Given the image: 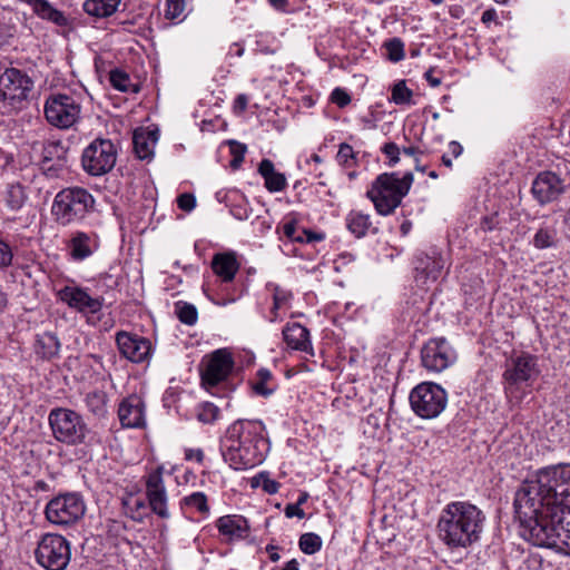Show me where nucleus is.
Wrapping results in <instances>:
<instances>
[{
	"mask_svg": "<svg viewBox=\"0 0 570 570\" xmlns=\"http://www.w3.org/2000/svg\"><path fill=\"white\" fill-rule=\"evenodd\" d=\"M522 537L570 556V464L542 468L514 495Z\"/></svg>",
	"mask_w": 570,
	"mask_h": 570,
	"instance_id": "obj_1",
	"label": "nucleus"
},
{
	"mask_svg": "<svg viewBox=\"0 0 570 570\" xmlns=\"http://www.w3.org/2000/svg\"><path fill=\"white\" fill-rule=\"evenodd\" d=\"M484 522L485 515L475 504L450 502L440 513L438 537L449 549H468L480 540Z\"/></svg>",
	"mask_w": 570,
	"mask_h": 570,
	"instance_id": "obj_2",
	"label": "nucleus"
},
{
	"mask_svg": "<svg viewBox=\"0 0 570 570\" xmlns=\"http://www.w3.org/2000/svg\"><path fill=\"white\" fill-rule=\"evenodd\" d=\"M412 184L413 174L411 171L405 173L402 177L397 173H383L372 183L366 196L373 202L376 212L386 216L401 205Z\"/></svg>",
	"mask_w": 570,
	"mask_h": 570,
	"instance_id": "obj_3",
	"label": "nucleus"
},
{
	"mask_svg": "<svg viewBox=\"0 0 570 570\" xmlns=\"http://www.w3.org/2000/svg\"><path fill=\"white\" fill-rule=\"evenodd\" d=\"M35 81L28 72L16 67H0V110L2 115L20 111L29 101Z\"/></svg>",
	"mask_w": 570,
	"mask_h": 570,
	"instance_id": "obj_4",
	"label": "nucleus"
},
{
	"mask_svg": "<svg viewBox=\"0 0 570 570\" xmlns=\"http://www.w3.org/2000/svg\"><path fill=\"white\" fill-rule=\"evenodd\" d=\"M95 198L82 187H68L60 190L52 204V215L56 220L66 226L81 220L94 210Z\"/></svg>",
	"mask_w": 570,
	"mask_h": 570,
	"instance_id": "obj_5",
	"label": "nucleus"
},
{
	"mask_svg": "<svg viewBox=\"0 0 570 570\" xmlns=\"http://www.w3.org/2000/svg\"><path fill=\"white\" fill-rule=\"evenodd\" d=\"M48 421L52 435L58 442L67 445H78L85 442L88 426L77 412L56 407L50 411Z\"/></svg>",
	"mask_w": 570,
	"mask_h": 570,
	"instance_id": "obj_6",
	"label": "nucleus"
},
{
	"mask_svg": "<svg viewBox=\"0 0 570 570\" xmlns=\"http://www.w3.org/2000/svg\"><path fill=\"white\" fill-rule=\"evenodd\" d=\"M446 403L448 394L445 390L432 382H423L410 393L411 407L422 419L439 416L444 411Z\"/></svg>",
	"mask_w": 570,
	"mask_h": 570,
	"instance_id": "obj_7",
	"label": "nucleus"
},
{
	"mask_svg": "<svg viewBox=\"0 0 570 570\" xmlns=\"http://www.w3.org/2000/svg\"><path fill=\"white\" fill-rule=\"evenodd\" d=\"M117 148L107 138L94 139L82 151L81 165L83 170L95 177L108 174L116 165Z\"/></svg>",
	"mask_w": 570,
	"mask_h": 570,
	"instance_id": "obj_8",
	"label": "nucleus"
},
{
	"mask_svg": "<svg viewBox=\"0 0 570 570\" xmlns=\"http://www.w3.org/2000/svg\"><path fill=\"white\" fill-rule=\"evenodd\" d=\"M37 562L47 570H65L70 561L69 541L56 533H46L35 551Z\"/></svg>",
	"mask_w": 570,
	"mask_h": 570,
	"instance_id": "obj_9",
	"label": "nucleus"
},
{
	"mask_svg": "<svg viewBox=\"0 0 570 570\" xmlns=\"http://www.w3.org/2000/svg\"><path fill=\"white\" fill-rule=\"evenodd\" d=\"M86 511L82 498L77 493L59 494L45 509L47 520L56 525H70L80 520Z\"/></svg>",
	"mask_w": 570,
	"mask_h": 570,
	"instance_id": "obj_10",
	"label": "nucleus"
},
{
	"mask_svg": "<svg viewBox=\"0 0 570 570\" xmlns=\"http://www.w3.org/2000/svg\"><path fill=\"white\" fill-rule=\"evenodd\" d=\"M540 374L537 357L529 353L512 356L505 366L503 380L505 391L512 392L520 385H530Z\"/></svg>",
	"mask_w": 570,
	"mask_h": 570,
	"instance_id": "obj_11",
	"label": "nucleus"
},
{
	"mask_svg": "<svg viewBox=\"0 0 570 570\" xmlns=\"http://www.w3.org/2000/svg\"><path fill=\"white\" fill-rule=\"evenodd\" d=\"M79 104L69 95H52L45 105L46 119L58 128L71 127L79 118Z\"/></svg>",
	"mask_w": 570,
	"mask_h": 570,
	"instance_id": "obj_12",
	"label": "nucleus"
},
{
	"mask_svg": "<svg viewBox=\"0 0 570 570\" xmlns=\"http://www.w3.org/2000/svg\"><path fill=\"white\" fill-rule=\"evenodd\" d=\"M455 360V351L443 337L430 340L421 351L422 365L430 372L440 373L451 366Z\"/></svg>",
	"mask_w": 570,
	"mask_h": 570,
	"instance_id": "obj_13",
	"label": "nucleus"
},
{
	"mask_svg": "<svg viewBox=\"0 0 570 570\" xmlns=\"http://www.w3.org/2000/svg\"><path fill=\"white\" fill-rule=\"evenodd\" d=\"M263 431L264 425L261 421L237 420L227 429L224 441L261 451V445L265 444Z\"/></svg>",
	"mask_w": 570,
	"mask_h": 570,
	"instance_id": "obj_14",
	"label": "nucleus"
},
{
	"mask_svg": "<svg viewBox=\"0 0 570 570\" xmlns=\"http://www.w3.org/2000/svg\"><path fill=\"white\" fill-rule=\"evenodd\" d=\"M58 298L80 313L97 314L101 311L104 298L92 297L86 288L79 286H65L57 293Z\"/></svg>",
	"mask_w": 570,
	"mask_h": 570,
	"instance_id": "obj_15",
	"label": "nucleus"
},
{
	"mask_svg": "<svg viewBox=\"0 0 570 570\" xmlns=\"http://www.w3.org/2000/svg\"><path fill=\"white\" fill-rule=\"evenodd\" d=\"M120 354L134 363H142L151 356V343L148 338L125 331L116 334Z\"/></svg>",
	"mask_w": 570,
	"mask_h": 570,
	"instance_id": "obj_16",
	"label": "nucleus"
},
{
	"mask_svg": "<svg viewBox=\"0 0 570 570\" xmlns=\"http://www.w3.org/2000/svg\"><path fill=\"white\" fill-rule=\"evenodd\" d=\"M146 497L148 499V505L154 513L163 519L169 517V512L167 510V492L163 479L161 466H158L147 475Z\"/></svg>",
	"mask_w": 570,
	"mask_h": 570,
	"instance_id": "obj_17",
	"label": "nucleus"
},
{
	"mask_svg": "<svg viewBox=\"0 0 570 570\" xmlns=\"http://www.w3.org/2000/svg\"><path fill=\"white\" fill-rule=\"evenodd\" d=\"M222 453L226 463L234 470H247L259 464L264 455L262 451L254 448L237 446L223 441Z\"/></svg>",
	"mask_w": 570,
	"mask_h": 570,
	"instance_id": "obj_18",
	"label": "nucleus"
},
{
	"mask_svg": "<svg viewBox=\"0 0 570 570\" xmlns=\"http://www.w3.org/2000/svg\"><path fill=\"white\" fill-rule=\"evenodd\" d=\"M234 365L230 353L226 350L215 351L205 367L202 371V382L204 385L215 386L224 381L230 373Z\"/></svg>",
	"mask_w": 570,
	"mask_h": 570,
	"instance_id": "obj_19",
	"label": "nucleus"
},
{
	"mask_svg": "<svg viewBox=\"0 0 570 570\" xmlns=\"http://www.w3.org/2000/svg\"><path fill=\"white\" fill-rule=\"evenodd\" d=\"M532 194L541 204H548L556 200L563 191V180L552 171L540 173L532 183Z\"/></svg>",
	"mask_w": 570,
	"mask_h": 570,
	"instance_id": "obj_20",
	"label": "nucleus"
},
{
	"mask_svg": "<svg viewBox=\"0 0 570 570\" xmlns=\"http://www.w3.org/2000/svg\"><path fill=\"white\" fill-rule=\"evenodd\" d=\"M67 246L71 259L82 262L99 249V235L96 232L77 230L71 235Z\"/></svg>",
	"mask_w": 570,
	"mask_h": 570,
	"instance_id": "obj_21",
	"label": "nucleus"
},
{
	"mask_svg": "<svg viewBox=\"0 0 570 570\" xmlns=\"http://www.w3.org/2000/svg\"><path fill=\"white\" fill-rule=\"evenodd\" d=\"M118 417L124 428H141L145 424V403L134 394L124 399L118 407Z\"/></svg>",
	"mask_w": 570,
	"mask_h": 570,
	"instance_id": "obj_22",
	"label": "nucleus"
},
{
	"mask_svg": "<svg viewBox=\"0 0 570 570\" xmlns=\"http://www.w3.org/2000/svg\"><path fill=\"white\" fill-rule=\"evenodd\" d=\"M216 527L228 542L245 539L249 534L248 521L243 515H223L216 521Z\"/></svg>",
	"mask_w": 570,
	"mask_h": 570,
	"instance_id": "obj_23",
	"label": "nucleus"
},
{
	"mask_svg": "<svg viewBox=\"0 0 570 570\" xmlns=\"http://www.w3.org/2000/svg\"><path fill=\"white\" fill-rule=\"evenodd\" d=\"M283 337L288 347L313 355L309 332L299 323L287 324L283 328Z\"/></svg>",
	"mask_w": 570,
	"mask_h": 570,
	"instance_id": "obj_24",
	"label": "nucleus"
},
{
	"mask_svg": "<svg viewBox=\"0 0 570 570\" xmlns=\"http://www.w3.org/2000/svg\"><path fill=\"white\" fill-rule=\"evenodd\" d=\"M212 269L222 282H232L239 269L236 254L234 252L215 254L212 259Z\"/></svg>",
	"mask_w": 570,
	"mask_h": 570,
	"instance_id": "obj_25",
	"label": "nucleus"
},
{
	"mask_svg": "<svg viewBox=\"0 0 570 570\" xmlns=\"http://www.w3.org/2000/svg\"><path fill=\"white\" fill-rule=\"evenodd\" d=\"M258 173L265 180V187L271 193H278L286 188L287 180L284 174L275 170L272 160L263 159L258 165Z\"/></svg>",
	"mask_w": 570,
	"mask_h": 570,
	"instance_id": "obj_26",
	"label": "nucleus"
},
{
	"mask_svg": "<svg viewBox=\"0 0 570 570\" xmlns=\"http://www.w3.org/2000/svg\"><path fill=\"white\" fill-rule=\"evenodd\" d=\"M157 142V136L154 131L135 130L132 145L135 155L141 160H150L154 156V149Z\"/></svg>",
	"mask_w": 570,
	"mask_h": 570,
	"instance_id": "obj_27",
	"label": "nucleus"
},
{
	"mask_svg": "<svg viewBox=\"0 0 570 570\" xmlns=\"http://www.w3.org/2000/svg\"><path fill=\"white\" fill-rule=\"evenodd\" d=\"M32 11L41 19L48 20L59 27L68 24L65 13L51 6L47 0H26Z\"/></svg>",
	"mask_w": 570,
	"mask_h": 570,
	"instance_id": "obj_28",
	"label": "nucleus"
},
{
	"mask_svg": "<svg viewBox=\"0 0 570 570\" xmlns=\"http://www.w3.org/2000/svg\"><path fill=\"white\" fill-rule=\"evenodd\" d=\"M60 350V342L58 337L50 333L45 332L38 334L35 344L36 354L45 360H51L57 356Z\"/></svg>",
	"mask_w": 570,
	"mask_h": 570,
	"instance_id": "obj_29",
	"label": "nucleus"
},
{
	"mask_svg": "<svg viewBox=\"0 0 570 570\" xmlns=\"http://www.w3.org/2000/svg\"><path fill=\"white\" fill-rule=\"evenodd\" d=\"M444 266V262L441 256L433 253V255H425L417 259L415 269L424 274L426 279L436 281L440 276Z\"/></svg>",
	"mask_w": 570,
	"mask_h": 570,
	"instance_id": "obj_30",
	"label": "nucleus"
},
{
	"mask_svg": "<svg viewBox=\"0 0 570 570\" xmlns=\"http://www.w3.org/2000/svg\"><path fill=\"white\" fill-rule=\"evenodd\" d=\"M121 0H87L83 10L94 17L105 18L114 14Z\"/></svg>",
	"mask_w": 570,
	"mask_h": 570,
	"instance_id": "obj_31",
	"label": "nucleus"
},
{
	"mask_svg": "<svg viewBox=\"0 0 570 570\" xmlns=\"http://www.w3.org/2000/svg\"><path fill=\"white\" fill-rule=\"evenodd\" d=\"M346 226L355 237L361 238L366 235L372 226V222L367 214L360 210H352L346 216Z\"/></svg>",
	"mask_w": 570,
	"mask_h": 570,
	"instance_id": "obj_32",
	"label": "nucleus"
},
{
	"mask_svg": "<svg viewBox=\"0 0 570 570\" xmlns=\"http://www.w3.org/2000/svg\"><path fill=\"white\" fill-rule=\"evenodd\" d=\"M27 199L28 195L24 186H22L19 183L11 184L8 186L6 194V204L11 210L17 212L21 209L26 204Z\"/></svg>",
	"mask_w": 570,
	"mask_h": 570,
	"instance_id": "obj_33",
	"label": "nucleus"
},
{
	"mask_svg": "<svg viewBox=\"0 0 570 570\" xmlns=\"http://www.w3.org/2000/svg\"><path fill=\"white\" fill-rule=\"evenodd\" d=\"M86 406L97 417H102L107 413V395L102 391H94L87 394Z\"/></svg>",
	"mask_w": 570,
	"mask_h": 570,
	"instance_id": "obj_34",
	"label": "nucleus"
},
{
	"mask_svg": "<svg viewBox=\"0 0 570 570\" xmlns=\"http://www.w3.org/2000/svg\"><path fill=\"white\" fill-rule=\"evenodd\" d=\"M66 148L60 140H49L42 144L41 161L49 164L53 160L65 161Z\"/></svg>",
	"mask_w": 570,
	"mask_h": 570,
	"instance_id": "obj_35",
	"label": "nucleus"
},
{
	"mask_svg": "<svg viewBox=\"0 0 570 570\" xmlns=\"http://www.w3.org/2000/svg\"><path fill=\"white\" fill-rule=\"evenodd\" d=\"M124 505L130 518L135 521H142L147 515V504L144 499L137 495H129L124 501Z\"/></svg>",
	"mask_w": 570,
	"mask_h": 570,
	"instance_id": "obj_36",
	"label": "nucleus"
},
{
	"mask_svg": "<svg viewBox=\"0 0 570 570\" xmlns=\"http://www.w3.org/2000/svg\"><path fill=\"white\" fill-rule=\"evenodd\" d=\"M175 313L178 320L186 325H194L198 318L197 308L189 303L178 302L175 305Z\"/></svg>",
	"mask_w": 570,
	"mask_h": 570,
	"instance_id": "obj_37",
	"label": "nucleus"
},
{
	"mask_svg": "<svg viewBox=\"0 0 570 570\" xmlns=\"http://www.w3.org/2000/svg\"><path fill=\"white\" fill-rule=\"evenodd\" d=\"M271 380L272 373L267 368H259L256 374V381L253 384L255 393L265 397L272 395L274 387L268 386Z\"/></svg>",
	"mask_w": 570,
	"mask_h": 570,
	"instance_id": "obj_38",
	"label": "nucleus"
},
{
	"mask_svg": "<svg viewBox=\"0 0 570 570\" xmlns=\"http://www.w3.org/2000/svg\"><path fill=\"white\" fill-rule=\"evenodd\" d=\"M299 549L306 554H314L322 548V539L316 533H304L298 541Z\"/></svg>",
	"mask_w": 570,
	"mask_h": 570,
	"instance_id": "obj_39",
	"label": "nucleus"
},
{
	"mask_svg": "<svg viewBox=\"0 0 570 570\" xmlns=\"http://www.w3.org/2000/svg\"><path fill=\"white\" fill-rule=\"evenodd\" d=\"M196 416L199 422L209 424L218 419L219 409L210 402H204L197 406Z\"/></svg>",
	"mask_w": 570,
	"mask_h": 570,
	"instance_id": "obj_40",
	"label": "nucleus"
},
{
	"mask_svg": "<svg viewBox=\"0 0 570 570\" xmlns=\"http://www.w3.org/2000/svg\"><path fill=\"white\" fill-rule=\"evenodd\" d=\"M183 505L186 508H193L200 513H207L209 507L207 503V497L203 492H194L183 499Z\"/></svg>",
	"mask_w": 570,
	"mask_h": 570,
	"instance_id": "obj_41",
	"label": "nucleus"
},
{
	"mask_svg": "<svg viewBox=\"0 0 570 570\" xmlns=\"http://www.w3.org/2000/svg\"><path fill=\"white\" fill-rule=\"evenodd\" d=\"M336 160L341 166L351 168L356 165V153L351 145L343 142L340 145Z\"/></svg>",
	"mask_w": 570,
	"mask_h": 570,
	"instance_id": "obj_42",
	"label": "nucleus"
},
{
	"mask_svg": "<svg viewBox=\"0 0 570 570\" xmlns=\"http://www.w3.org/2000/svg\"><path fill=\"white\" fill-rule=\"evenodd\" d=\"M384 47L387 51V58L393 62L401 61L405 56L404 42L400 38H392L385 41Z\"/></svg>",
	"mask_w": 570,
	"mask_h": 570,
	"instance_id": "obj_43",
	"label": "nucleus"
},
{
	"mask_svg": "<svg viewBox=\"0 0 570 570\" xmlns=\"http://www.w3.org/2000/svg\"><path fill=\"white\" fill-rule=\"evenodd\" d=\"M412 90H410L405 81H399L394 85L392 89L391 100L395 102L396 105H404L409 104L412 98Z\"/></svg>",
	"mask_w": 570,
	"mask_h": 570,
	"instance_id": "obj_44",
	"label": "nucleus"
},
{
	"mask_svg": "<svg viewBox=\"0 0 570 570\" xmlns=\"http://www.w3.org/2000/svg\"><path fill=\"white\" fill-rule=\"evenodd\" d=\"M109 80L111 86L119 91L126 92L131 86L129 76L119 69L110 71Z\"/></svg>",
	"mask_w": 570,
	"mask_h": 570,
	"instance_id": "obj_45",
	"label": "nucleus"
},
{
	"mask_svg": "<svg viewBox=\"0 0 570 570\" xmlns=\"http://www.w3.org/2000/svg\"><path fill=\"white\" fill-rule=\"evenodd\" d=\"M554 236L553 230L540 228L534 235L533 245L539 249L551 247L554 244Z\"/></svg>",
	"mask_w": 570,
	"mask_h": 570,
	"instance_id": "obj_46",
	"label": "nucleus"
},
{
	"mask_svg": "<svg viewBox=\"0 0 570 570\" xmlns=\"http://www.w3.org/2000/svg\"><path fill=\"white\" fill-rule=\"evenodd\" d=\"M185 10L184 0H167L165 9V18L168 20L180 19Z\"/></svg>",
	"mask_w": 570,
	"mask_h": 570,
	"instance_id": "obj_47",
	"label": "nucleus"
},
{
	"mask_svg": "<svg viewBox=\"0 0 570 570\" xmlns=\"http://www.w3.org/2000/svg\"><path fill=\"white\" fill-rule=\"evenodd\" d=\"M253 487H262V489L268 494H274L278 491L279 483L269 479L264 473H261L258 478L253 479Z\"/></svg>",
	"mask_w": 570,
	"mask_h": 570,
	"instance_id": "obj_48",
	"label": "nucleus"
},
{
	"mask_svg": "<svg viewBox=\"0 0 570 570\" xmlns=\"http://www.w3.org/2000/svg\"><path fill=\"white\" fill-rule=\"evenodd\" d=\"M229 145H230V153L233 155L230 166L234 169H237L244 161V156L246 154L247 148H246V145L240 144L238 141H230Z\"/></svg>",
	"mask_w": 570,
	"mask_h": 570,
	"instance_id": "obj_49",
	"label": "nucleus"
},
{
	"mask_svg": "<svg viewBox=\"0 0 570 570\" xmlns=\"http://www.w3.org/2000/svg\"><path fill=\"white\" fill-rule=\"evenodd\" d=\"M381 151L389 158L390 167H394L400 161L401 149L395 142H386Z\"/></svg>",
	"mask_w": 570,
	"mask_h": 570,
	"instance_id": "obj_50",
	"label": "nucleus"
},
{
	"mask_svg": "<svg viewBox=\"0 0 570 570\" xmlns=\"http://www.w3.org/2000/svg\"><path fill=\"white\" fill-rule=\"evenodd\" d=\"M13 253L8 243L0 239V269L7 268L12 264Z\"/></svg>",
	"mask_w": 570,
	"mask_h": 570,
	"instance_id": "obj_51",
	"label": "nucleus"
},
{
	"mask_svg": "<svg viewBox=\"0 0 570 570\" xmlns=\"http://www.w3.org/2000/svg\"><path fill=\"white\" fill-rule=\"evenodd\" d=\"M291 296L292 295L288 291L283 289L279 286H275L273 293L274 309H279L282 306L287 304Z\"/></svg>",
	"mask_w": 570,
	"mask_h": 570,
	"instance_id": "obj_52",
	"label": "nucleus"
},
{
	"mask_svg": "<svg viewBox=\"0 0 570 570\" xmlns=\"http://www.w3.org/2000/svg\"><path fill=\"white\" fill-rule=\"evenodd\" d=\"M65 161L53 160L49 164L41 161V169L43 174L50 178L58 177L60 171L63 169Z\"/></svg>",
	"mask_w": 570,
	"mask_h": 570,
	"instance_id": "obj_53",
	"label": "nucleus"
},
{
	"mask_svg": "<svg viewBox=\"0 0 570 570\" xmlns=\"http://www.w3.org/2000/svg\"><path fill=\"white\" fill-rule=\"evenodd\" d=\"M331 100L343 108L351 102V97L344 89L335 88L331 94Z\"/></svg>",
	"mask_w": 570,
	"mask_h": 570,
	"instance_id": "obj_54",
	"label": "nucleus"
},
{
	"mask_svg": "<svg viewBox=\"0 0 570 570\" xmlns=\"http://www.w3.org/2000/svg\"><path fill=\"white\" fill-rule=\"evenodd\" d=\"M283 234L291 240L304 243L303 236L297 235V225L294 220L283 225Z\"/></svg>",
	"mask_w": 570,
	"mask_h": 570,
	"instance_id": "obj_55",
	"label": "nucleus"
},
{
	"mask_svg": "<svg viewBox=\"0 0 570 570\" xmlns=\"http://www.w3.org/2000/svg\"><path fill=\"white\" fill-rule=\"evenodd\" d=\"M178 207L185 212H190L196 206V198L191 194H181L177 198Z\"/></svg>",
	"mask_w": 570,
	"mask_h": 570,
	"instance_id": "obj_56",
	"label": "nucleus"
},
{
	"mask_svg": "<svg viewBox=\"0 0 570 570\" xmlns=\"http://www.w3.org/2000/svg\"><path fill=\"white\" fill-rule=\"evenodd\" d=\"M284 513L287 518L297 517L303 519L305 517L304 510L296 503H291L285 507Z\"/></svg>",
	"mask_w": 570,
	"mask_h": 570,
	"instance_id": "obj_57",
	"label": "nucleus"
},
{
	"mask_svg": "<svg viewBox=\"0 0 570 570\" xmlns=\"http://www.w3.org/2000/svg\"><path fill=\"white\" fill-rule=\"evenodd\" d=\"M401 155L412 158L414 163H419V158L422 155V151L417 147L410 146L401 149Z\"/></svg>",
	"mask_w": 570,
	"mask_h": 570,
	"instance_id": "obj_58",
	"label": "nucleus"
},
{
	"mask_svg": "<svg viewBox=\"0 0 570 570\" xmlns=\"http://www.w3.org/2000/svg\"><path fill=\"white\" fill-rule=\"evenodd\" d=\"M186 460H196L198 463H202L204 460V452L200 449H187L185 452Z\"/></svg>",
	"mask_w": 570,
	"mask_h": 570,
	"instance_id": "obj_59",
	"label": "nucleus"
},
{
	"mask_svg": "<svg viewBox=\"0 0 570 570\" xmlns=\"http://www.w3.org/2000/svg\"><path fill=\"white\" fill-rule=\"evenodd\" d=\"M463 151V148L460 142L458 141H451L448 146V154L452 158H458Z\"/></svg>",
	"mask_w": 570,
	"mask_h": 570,
	"instance_id": "obj_60",
	"label": "nucleus"
},
{
	"mask_svg": "<svg viewBox=\"0 0 570 570\" xmlns=\"http://www.w3.org/2000/svg\"><path fill=\"white\" fill-rule=\"evenodd\" d=\"M302 236L304 238V242H306V243H313V242L322 240L324 238L323 235L314 233L312 230H306V229L302 230Z\"/></svg>",
	"mask_w": 570,
	"mask_h": 570,
	"instance_id": "obj_61",
	"label": "nucleus"
},
{
	"mask_svg": "<svg viewBox=\"0 0 570 570\" xmlns=\"http://www.w3.org/2000/svg\"><path fill=\"white\" fill-rule=\"evenodd\" d=\"M247 105H248V97L244 94H240L235 99L234 108L238 109L239 111H244L247 108Z\"/></svg>",
	"mask_w": 570,
	"mask_h": 570,
	"instance_id": "obj_62",
	"label": "nucleus"
},
{
	"mask_svg": "<svg viewBox=\"0 0 570 570\" xmlns=\"http://www.w3.org/2000/svg\"><path fill=\"white\" fill-rule=\"evenodd\" d=\"M230 213L234 217H236L237 219H247L248 218V212L246 208H243V207H233L230 209Z\"/></svg>",
	"mask_w": 570,
	"mask_h": 570,
	"instance_id": "obj_63",
	"label": "nucleus"
},
{
	"mask_svg": "<svg viewBox=\"0 0 570 570\" xmlns=\"http://www.w3.org/2000/svg\"><path fill=\"white\" fill-rule=\"evenodd\" d=\"M229 53H234L236 57H242L244 55V47L235 42L230 46Z\"/></svg>",
	"mask_w": 570,
	"mask_h": 570,
	"instance_id": "obj_64",
	"label": "nucleus"
}]
</instances>
